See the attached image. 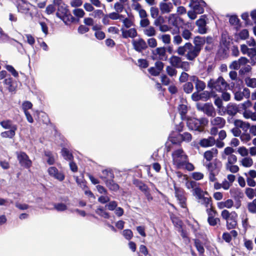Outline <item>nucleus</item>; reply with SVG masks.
I'll list each match as a JSON object with an SVG mask.
<instances>
[{
  "label": "nucleus",
  "instance_id": "dca6fc26",
  "mask_svg": "<svg viewBox=\"0 0 256 256\" xmlns=\"http://www.w3.org/2000/svg\"><path fill=\"white\" fill-rule=\"evenodd\" d=\"M190 80L191 82L195 83L196 88L198 91H202L205 88V83L204 82L200 80L196 76H190Z\"/></svg>",
  "mask_w": 256,
  "mask_h": 256
},
{
  "label": "nucleus",
  "instance_id": "a19ab883",
  "mask_svg": "<svg viewBox=\"0 0 256 256\" xmlns=\"http://www.w3.org/2000/svg\"><path fill=\"white\" fill-rule=\"evenodd\" d=\"M246 194L247 197L252 200L254 196H256V188H246L245 192Z\"/></svg>",
  "mask_w": 256,
  "mask_h": 256
},
{
  "label": "nucleus",
  "instance_id": "e2e57ef3",
  "mask_svg": "<svg viewBox=\"0 0 256 256\" xmlns=\"http://www.w3.org/2000/svg\"><path fill=\"white\" fill-rule=\"evenodd\" d=\"M108 14L110 18L113 20H120L123 18V15L120 14L117 12H111Z\"/></svg>",
  "mask_w": 256,
  "mask_h": 256
},
{
  "label": "nucleus",
  "instance_id": "a878e982",
  "mask_svg": "<svg viewBox=\"0 0 256 256\" xmlns=\"http://www.w3.org/2000/svg\"><path fill=\"white\" fill-rule=\"evenodd\" d=\"M142 32L144 35L148 37L155 36L156 32L155 28L150 26L143 28Z\"/></svg>",
  "mask_w": 256,
  "mask_h": 256
},
{
  "label": "nucleus",
  "instance_id": "f8f14e48",
  "mask_svg": "<svg viewBox=\"0 0 256 256\" xmlns=\"http://www.w3.org/2000/svg\"><path fill=\"white\" fill-rule=\"evenodd\" d=\"M178 139L176 140L174 138L171 137V141L172 143H180L182 141L190 142L192 140V135L188 132H184L183 134H178L176 137Z\"/></svg>",
  "mask_w": 256,
  "mask_h": 256
},
{
  "label": "nucleus",
  "instance_id": "4468645a",
  "mask_svg": "<svg viewBox=\"0 0 256 256\" xmlns=\"http://www.w3.org/2000/svg\"><path fill=\"white\" fill-rule=\"evenodd\" d=\"M134 48L138 52H141L147 48V44L142 38H139L132 40Z\"/></svg>",
  "mask_w": 256,
  "mask_h": 256
},
{
  "label": "nucleus",
  "instance_id": "de8ad7c7",
  "mask_svg": "<svg viewBox=\"0 0 256 256\" xmlns=\"http://www.w3.org/2000/svg\"><path fill=\"white\" fill-rule=\"evenodd\" d=\"M245 82L247 86L252 88H256V78H247L245 79Z\"/></svg>",
  "mask_w": 256,
  "mask_h": 256
},
{
  "label": "nucleus",
  "instance_id": "4d7b16f0",
  "mask_svg": "<svg viewBox=\"0 0 256 256\" xmlns=\"http://www.w3.org/2000/svg\"><path fill=\"white\" fill-rule=\"evenodd\" d=\"M182 36L186 40H189L192 36V33L190 30L184 29L182 32Z\"/></svg>",
  "mask_w": 256,
  "mask_h": 256
},
{
  "label": "nucleus",
  "instance_id": "3c124183",
  "mask_svg": "<svg viewBox=\"0 0 256 256\" xmlns=\"http://www.w3.org/2000/svg\"><path fill=\"white\" fill-rule=\"evenodd\" d=\"M248 208L251 213L256 212V198L248 204Z\"/></svg>",
  "mask_w": 256,
  "mask_h": 256
},
{
  "label": "nucleus",
  "instance_id": "393cba45",
  "mask_svg": "<svg viewBox=\"0 0 256 256\" xmlns=\"http://www.w3.org/2000/svg\"><path fill=\"white\" fill-rule=\"evenodd\" d=\"M3 82L4 84L6 86V88L9 92H13L16 90V86H14L12 78L10 76L5 78Z\"/></svg>",
  "mask_w": 256,
  "mask_h": 256
},
{
  "label": "nucleus",
  "instance_id": "c756f323",
  "mask_svg": "<svg viewBox=\"0 0 256 256\" xmlns=\"http://www.w3.org/2000/svg\"><path fill=\"white\" fill-rule=\"evenodd\" d=\"M170 64L174 67L180 68L182 64V59L180 57L176 56H172L170 58Z\"/></svg>",
  "mask_w": 256,
  "mask_h": 256
},
{
  "label": "nucleus",
  "instance_id": "79ce46f5",
  "mask_svg": "<svg viewBox=\"0 0 256 256\" xmlns=\"http://www.w3.org/2000/svg\"><path fill=\"white\" fill-rule=\"evenodd\" d=\"M194 194L196 196L198 200L202 198L204 195H208L206 192H204L202 190L199 188H196L194 190Z\"/></svg>",
  "mask_w": 256,
  "mask_h": 256
},
{
  "label": "nucleus",
  "instance_id": "4be33fe9",
  "mask_svg": "<svg viewBox=\"0 0 256 256\" xmlns=\"http://www.w3.org/2000/svg\"><path fill=\"white\" fill-rule=\"evenodd\" d=\"M216 144V140L212 136H210L208 138H203L200 142V144L202 147H209L213 146Z\"/></svg>",
  "mask_w": 256,
  "mask_h": 256
},
{
  "label": "nucleus",
  "instance_id": "c9c22d12",
  "mask_svg": "<svg viewBox=\"0 0 256 256\" xmlns=\"http://www.w3.org/2000/svg\"><path fill=\"white\" fill-rule=\"evenodd\" d=\"M225 169L232 173H236L239 171V167L234 164H225Z\"/></svg>",
  "mask_w": 256,
  "mask_h": 256
},
{
  "label": "nucleus",
  "instance_id": "864d4df0",
  "mask_svg": "<svg viewBox=\"0 0 256 256\" xmlns=\"http://www.w3.org/2000/svg\"><path fill=\"white\" fill-rule=\"evenodd\" d=\"M234 152V150L231 147L228 146L224 150V153L222 154V158H226V156H230L232 155V153Z\"/></svg>",
  "mask_w": 256,
  "mask_h": 256
},
{
  "label": "nucleus",
  "instance_id": "bf43d9fd",
  "mask_svg": "<svg viewBox=\"0 0 256 256\" xmlns=\"http://www.w3.org/2000/svg\"><path fill=\"white\" fill-rule=\"evenodd\" d=\"M62 154L63 157L68 160H71L72 158V155L66 148H63L62 150Z\"/></svg>",
  "mask_w": 256,
  "mask_h": 256
},
{
  "label": "nucleus",
  "instance_id": "09e8293b",
  "mask_svg": "<svg viewBox=\"0 0 256 256\" xmlns=\"http://www.w3.org/2000/svg\"><path fill=\"white\" fill-rule=\"evenodd\" d=\"M240 138L243 142L246 143L251 140L252 137L250 136V134L247 132H244L241 134Z\"/></svg>",
  "mask_w": 256,
  "mask_h": 256
},
{
  "label": "nucleus",
  "instance_id": "6e6d98bb",
  "mask_svg": "<svg viewBox=\"0 0 256 256\" xmlns=\"http://www.w3.org/2000/svg\"><path fill=\"white\" fill-rule=\"evenodd\" d=\"M194 89L193 84L191 82H188L184 85V91L187 94L191 93Z\"/></svg>",
  "mask_w": 256,
  "mask_h": 256
},
{
  "label": "nucleus",
  "instance_id": "a211bd4d",
  "mask_svg": "<svg viewBox=\"0 0 256 256\" xmlns=\"http://www.w3.org/2000/svg\"><path fill=\"white\" fill-rule=\"evenodd\" d=\"M196 24L198 26L199 33L201 34L206 33V22L204 16H201L200 18L196 22Z\"/></svg>",
  "mask_w": 256,
  "mask_h": 256
},
{
  "label": "nucleus",
  "instance_id": "4c0bfd02",
  "mask_svg": "<svg viewBox=\"0 0 256 256\" xmlns=\"http://www.w3.org/2000/svg\"><path fill=\"white\" fill-rule=\"evenodd\" d=\"M105 183L110 190L116 191L119 188L118 185L114 182L113 179L107 180L105 182Z\"/></svg>",
  "mask_w": 256,
  "mask_h": 256
},
{
  "label": "nucleus",
  "instance_id": "473e14b6",
  "mask_svg": "<svg viewBox=\"0 0 256 256\" xmlns=\"http://www.w3.org/2000/svg\"><path fill=\"white\" fill-rule=\"evenodd\" d=\"M101 178L106 182L111 179H113L114 175L110 170H106L102 171Z\"/></svg>",
  "mask_w": 256,
  "mask_h": 256
},
{
  "label": "nucleus",
  "instance_id": "8fccbe9b",
  "mask_svg": "<svg viewBox=\"0 0 256 256\" xmlns=\"http://www.w3.org/2000/svg\"><path fill=\"white\" fill-rule=\"evenodd\" d=\"M73 14L78 18H82L84 16L85 12L82 8H76L72 10Z\"/></svg>",
  "mask_w": 256,
  "mask_h": 256
},
{
  "label": "nucleus",
  "instance_id": "603ef678",
  "mask_svg": "<svg viewBox=\"0 0 256 256\" xmlns=\"http://www.w3.org/2000/svg\"><path fill=\"white\" fill-rule=\"evenodd\" d=\"M238 152L242 156L247 157L248 154V150L244 146H240L238 148Z\"/></svg>",
  "mask_w": 256,
  "mask_h": 256
},
{
  "label": "nucleus",
  "instance_id": "13d9d810",
  "mask_svg": "<svg viewBox=\"0 0 256 256\" xmlns=\"http://www.w3.org/2000/svg\"><path fill=\"white\" fill-rule=\"evenodd\" d=\"M5 68L10 72L12 74L15 78H17L18 76V72L14 69V68L10 65H6Z\"/></svg>",
  "mask_w": 256,
  "mask_h": 256
},
{
  "label": "nucleus",
  "instance_id": "ea45409f",
  "mask_svg": "<svg viewBox=\"0 0 256 256\" xmlns=\"http://www.w3.org/2000/svg\"><path fill=\"white\" fill-rule=\"evenodd\" d=\"M120 20L123 23V26L126 28H128L134 25L133 22L130 18H125L124 16Z\"/></svg>",
  "mask_w": 256,
  "mask_h": 256
},
{
  "label": "nucleus",
  "instance_id": "f03ea898",
  "mask_svg": "<svg viewBox=\"0 0 256 256\" xmlns=\"http://www.w3.org/2000/svg\"><path fill=\"white\" fill-rule=\"evenodd\" d=\"M53 3L57 8L56 16L58 18L62 20L66 24V22L65 20L66 18L68 19H69L70 17L72 18L68 8V6L64 4L62 0H53Z\"/></svg>",
  "mask_w": 256,
  "mask_h": 256
},
{
  "label": "nucleus",
  "instance_id": "680f3d73",
  "mask_svg": "<svg viewBox=\"0 0 256 256\" xmlns=\"http://www.w3.org/2000/svg\"><path fill=\"white\" fill-rule=\"evenodd\" d=\"M194 245L197 249V250L198 251V252L202 254L204 252V248L202 244V243L200 242V241L198 240H194Z\"/></svg>",
  "mask_w": 256,
  "mask_h": 256
},
{
  "label": "nucleus",
  "instance_id": "7c9ffc66",
  "mask_svg": "<svg viewBox=\"0 0 256 256\" xmlns=\"http://www.w3.org/2000/svg\"><path fill=\"white\" fill-rule=\"evenodd\" d=\"M16 130H17V128L10 129L9 130L2 132L0 134V136L2 138H12L15 136L16 131Z\"/></svg>",
  "mask_w": 256,
  "mask_h": 256
},
{
  "label": "nucleus",
  "instance_id": "bb28decb",
  "mask_svg": "<svg viewBox=\"0 0 256 256\" xmlns=\"http://www.w3.org/2000/svg\"><path fill=\"white\" fill-rule=\"evenodd\" d=\"M236 218L237 214L236 213L234 216H232V217H230L226 220V226L228 229H232L236 227L237 224Z\"/></svg>",
  "mask_w": 256,
  "mask_h": 256
},
{
  "label": "nucleus",
  "instance_id": "f257e3e1",
  "mask_svg": "<svg viewBox=\"0 0 256 256\" xmlns=\"http://www.w3.org/2000/svg\"><path fill=\"white\" fill-rule=\"evenodd\" d=\"M204 43L203 38L196 36L194 40V46L190 42H186L178 48L177 53L179 55L184 56L188 60H194L198 56Z\"/></svg>",
  "mask_w": 256,
  "mask_h": 256
},
{
  "label": "nucleus",
  "instance_id": "774afa93",
  "mask_svg": "<svg viewBox=\"0 0 256 256\" xmlns=\"http://www.w3.org/2000/svg\"><path fill=\"white\" fill-rule=\"evenodd\" d=\"M32 104L28 101L24 102L22 104V108L24 113H26L28 112V110L32 108Z\"/></svg>",
  "mask_w": 256,
  "mask_h": 256
},
{
  "label": "nucleus",
  "instance_id": "0e129e2a",
  "mask_svg": "<svg viewBox=\"0 0 256 256\" xmlns=\"http://www.w3.org/2000/svg\"><path fill=\"white\" fill-rule=\"evenodd\" d=\"M166 72L170 76H176L177 73V71L176 68L171 66H168L166 68Z\"/></svg>",
  "mask_w": 256,
  "mask_h": 256
},
{
  "label": "nucleus",
  "instance_id": "49530a36",
  "mask_svg": "<svg viewBox=\"0 0 256 256\" xmlns=\"http://www.w3.org/2000/svg\"><path fill=\"white\" fill-rule=\"evenodd\" d=\"M206 4L204 2H201L199 3V4H196L194 6V10L197 12V14H200L204 12L203 8L205 6Z\"/></svg>",
  "mask_w": 256,
  "mask_h": 256
},
{
  "label": "nucleus",
  "instance_id": "9b49d317",
  "mask_svg": "<svg viewBox=\"0 0 256 256\" xmlns=\"http://www.w3.org/2000/svg\"><path fill=\"white\" fill-rule=\"evenodd\" d=\"M48 174L60 181H62L64 179V174L59 171L56 167L50 166L48 169Z\"/></svg>",
  "mask_w": 256,
  "mask_h": 256
},
{
  "label": "nucleus",
  "instance_id": "5701e85b",
  "mask_svg": "<svg viewBox=\"0 0 256 256\" xmlns=\"http://www.w3.org/2000/svg\"><path fill=\"white\" fill-rule=\"evenodd\" d=\"M234 124L236 127L240 128L245 132H247L250 128V124L248 122H244L240 120H236L234 122Z\"/></svg>",
  "mask_w": 256,
  "mask_h": 256
},
{
  "label": "nucleus",
  "instance_id": "37998d69",
  "mask_svg": "<svg viewBox=\"0 0 256 256\" xmlns=\"http://www.w3.org/2000/svg\"><path fill=\"white\" fill-rule=\"evenodd\" d=\"M158 38L162 40L164 44H169L171 42V37L168 34H162L158 36Z\"/></svg>",
  "mask_w": 256,
  "mask_h": 256
},
{
  "label": "nucleus",
  "instance_id": "ddd939ff",
  "mask_svg": "<svg viewBox=\"0 0 256 256\" xmlns=\"http://www.w3.org/2000/svg\"><path fill=\"white\" fill-rule=\"evenodd\" d=\"M198 108L208 116H214L216 114L214 108L212 104L210 103L205 104L203 106L199 107Z\"/></svg>",
  "mask_w": 256,
  "mask_h": 256
},
{
  "label": "nucleus",
  "instance_id": "39448f33",
  "mask_svg": "<svg viewBox=\"0 0 256 256\" xmlns=\"http://www.w3.org/2000/svg\"><path fill=\"white\" fill-rule=\"evenodd\" d=\"M172 162L178 168H181L188 158L184 150L181 149L175 150L172 153Z\"/></svg>",
  "mask_w": 256,
  "mask_h": 256
},
{
  "label": "nucleus",
  "instance_id": "c03bdc74",
  "mask_svg": "<svg viewBox=\"0 0 256 256\" xmlns=\"http://www.w3.org/2000/svg\"><path fill=\"white\" fill-rule=\"evenodd\" d=\"M96 212L98 215L104 218H110L108 213L104 210L102 207H98L96 210Z\"/></svg>",
  "mask_w": 256,
  "mask_h": 256
},
{
  "label": "nucleus",
  "instance_id": "6ab92c4d",
  "mask_svg": "<svg viewBox=\"0 0 256 256\" xmlns=\"http://www.w3.org/2000/svg\"><path fill=\"white\" fill-rule=\"evenodd\" d=\"M218 151L216 148H212L204 152V158L208 162L211 161L213 158H216L218 156Z\"/></svg>",
  "mask_w": 256,
  "mask_h": 256
},
{
  "label": "nucleus",
  "instance_id": "b1692460",
  "mask_svg": "<svg viewBox=\"0 0 256 256\" xmlns=\"http://www.w3.org/2000/svg\"><path fill=\"white\" fill-rule=\"evenodd\" d=\"M175 194L182 208H185L186 206V198L183 194V192L182 190L175 188Z\"/></svg>",
  "mask_w": 256,
  "mask_h": 256
},
{
  "label": "nucleus",
  "instance_id": "20e7f679",
  "mask_svg": "<svg viewBox=\"0 0 256 256\" xmlns=\"http://www.w3.org/2000/svg\"><path fill=\"white\" fill-rule=\"evenodd\" d=\"M208 122V119L202 118L200 119L190 118L188 120L187 125L188 128L192 130L202 132L204 130V126Z\"/></svg>",
  "mask_w": 256,
  "mask_h": 256
},
{
  "label": "nucleus",
  "instance_id": "423d86ee",
  "mask_svg": "<svg viewBox=\"0 0 256 256\" xmlns=\"http://www.w3.org/2000/svg\"><path fill=\"white\" fill-rule=\"evenodd\" d=\"M210 122L212 127L211 128L210 130V134L212 135H216L218 132V128H222L225 124V120L220 116H214L210 120Z\"/></svg>",
  "mask_w": 256,
  "mask_h": 256
},
{
  "label": "nucleus",
  "instance_id": "e433bc0d",
  "mask_svg": "<svg viewBox=\"0 0 256 256\" xmlns=\"http://www.w3.org/2000/svg\"><path fill=\"white\" fill-rule=\"evenodd\" d=\"M0 124L4 129H11L17 128L16 126L13 124L12 121L10 120L2 121L0 122Z\"/></svg>",
  "mask_w": 256,
  "mask_h": 256
},
{
  "label": "nucleus",
  "instance_id": "aec40b11",
  "mask_svg": "<svg viewBox=\"0 0 256 256\" xmlns=\"http://www.w3.org/2000/svg\"><path fill=\"white\" fill-rule=\"evenodd\" d=\"M159 6L162 14H168L171 12L173 8L172 4L171 2H160Z\"/></svg>",
  "mask_w": 256,
  "mask_h": 256
},
{
  "label": "nucleus",
  "instance_id": "a18cd8bd",
  "mask_svg": "<svg viewBox=\"0 0 256 256\" xmlns=\"http://www.w3.org/2000/svg\"><path fill=\"white\" fill-rule=\"evenodd\" d=\"M236 213L234 212H230L226 210H224L222 212L221 216L224 220H227L230 217H232V216H234Z\"/></svg>",
  "mask_w": 256,
  "mask_h": 256
},
{
  "label": "nucleus",
  "instance_id": "2eb2a0df",
  "mask_svg": "<svg viewBox=\"0 0 256 256\" xmlns=\"http://www.w3.org/2000/svg\"><path fill=\"white\" fill-rule=\"evenodd\" d=\"M122 36L124 38H134L138 34L135 28H130L128 30L124 29L123 27L121 28Z\"/></svg>",
  "mask_w": 256,
  "mask_h": 256
},
{
  "label": "nucleus",
  "instance_id": "69168bd1",
  "mask_svg": "<svg viewBox=\"0 0 256 256\" xmlns=\"http://www.w3.org/2000/svg\"><path fill=\"white\" fill-rule=\"evenodd\" d=\"M150 21L148 19V17L146 18H140V25L141 28H146L150 26Z\"/></svg>",
  "mask_w": 256,
  "mask_h": 256
},
{
  "label": "nucleus",
  "instance_id": "338daca9",
  "mask_svg": "<svg viewBox=\"0 0 256 256\" xmlns=\"http://www.w3.org/2000/svg\"><path fill=\"white\" fill-rule=\"evenodd\" d=\"M208 222L210 225L215 226L218 223L220 222V220L218 218H215L214 216L208 217Z\"/></svg>",
  "mask_w": 256,
  "mask_h": 256
},
{
  "label": "nucleus",
  "instance_id": "f704fd0d",
  "mask_svg": "<svg viewBox=\"0 0 256 256\" xmlns=\"http://www.w3.org/2000/svg\"><path fill=\"white\" fill-rule=\"evenodd\" d=\"M198 202L201 204L204 205L206 208L209 207L212 204L210 198L206 196L205 195L198 199Z\"/></svg>",
  "mask_w": 256,
  "mask_h": 256
},
{
  "label": "nucleus",
  "instance_id": "412c9836",
  "mask_svg": "<svg viewBox=\"0 0 256 256\" xmlns=\"http://www.w3.org/2000/svg\"><path fill=\"white\" fill-rule=\"evenodd\" d=\"M217 206L219 209L231 208L234 206V201L232 199H228L224 201L218 202L217 203Z\"/></svg>",
  "mask_w": 256,
  "mask_h": 256
},
{
  "label": "nucleus",
  "instance_id": "1a4fd4ad",
  "mask_svg": "<svg viewBox=\"0 0 256 256\" xmlns=\"http://www.w3.org/2000/svg\"><path fill=\"white\" fill-rule=\"evenodd\" d=\"M206 166L208 172L218 174L222 167V163L220 160H216L213 162H209Z\"/></svg>",
  "mask_w": 256,
  "mask_h": 256
},
{
  "label": "nucleus",
  "instance_id": "72a5a7b5",
  "mask_svg": "<svg viewBox=\"0 0 256 256\" xmlns=\"http://www.w3.org/2000/svg\"><path fill=\"white\" fill-rule=\"evenodd\" d=\"M180 20V18L174 14H170L168 17L169 24L174 26H178Z\"/></svg>",
  "mask_w": 256,
  "mask_h": 256
},
{
  "label": "nucleus",
  "instance_id": "cd10ccee",
  "mask_svg": "<svg viewBox=\"0 0 256 256\" xmlns=\"http://www.w3.org/2000/svg\"><path fill=\"white\" fill-rule=\"evenodd\" d=\"M173 35L176 34L173 38V42L174 44L178 45L182 42V37L178 34L179 29L174 30L172 32Z\"/></svg>",
  "mask_w": 256,
  "mask_h": 256
},
{
  "label": "nucleus",
  "instance_id": "052dcab7",
  "mask_svg": "<svg viewBox=\"0 0 256 256\" xmlns=\"http://www.w3.org/2000/svg\"><path fill=\"white\" fill-rule=\"evenodd\" d=\"M178 109L180 114L182 116V118H183V116H185V114L187 112V106L184 104H180L178 108Z\"/></svg>",
  "mask_w": 256,
  "mask_h": 256
},
{
  "label": "nucleus",
  "instance_id": "c85d7f7f",
  "mask_svg": "<svg viewBox=\"0 0 256 256\" xmlns=\"http://www.w3.org/2000/svg\"><path fill=\"white\" fill-rule=\"evenodd\" d=\"M240 164L244 167L250 168L253 164V160L250 157H245L240 160Z\"/></svg>",
  "mask_w": 256,
  "mask_h": 256
},
{
  "label": "nucleus",
  "instance_id": "7ed1b4c3",
  "mask_svg": "<svg viewBox=\"0 0 256 256\" xmlns=\"http://www.w3.org/2000/svg\"><path fill=\"white\" fill-rule=\"evenodd\" d=\"M228 86V84L222 76L218 78H212L208 82V87L212 92H222Z\"/></svg>",
  "mask_w": 256,
  "mask_h": 256
},
{
  "label": "nucleus",
  "instance_id": "58836bf2",
  "mask_svg": "<svg viewBox=\"0 0 256 256\" xmlns=\"http://www.w3.org/2000/svg\"><path fill=\"white\" fill-rule=\"evenodd\" d=\"M243 116L246 118H250L254 121H256V114L254 112L249 110H244L243 112Z\"/></svg>",
  "mask_w": 256,
  "mask_h": 256
},
{
  "label": "nucleus",
  "instance_id": "9d476101",
  "mask_svg": "<svg viewBox=\"0 0 256 256\" xmlns=\"http://www.w3.org/2000/svg\"><path fill=\"white\" fill-rule=\"evenodd\" d=\"M16 7L18 12L26 14L28 12L31 4L26 0H16Z\"/></svg>",
  "mask_w": 256,
  "mask_h": 256
},
{
  "label": "nucleus",
  "instance_id": "5fc2aeb1",
  "mask_svg": "<svg viewBox=\"0 0 256 256\" xmlns=\"http://www.w3.org/2000/svg\"><path fill=\"white\" fill-rule=\"evenodd\" d=\"M54 208L58 212H63L67 210L68 206L63 203H58L54 204Z\"/></svg>",
  "mask_w": 256,
  "mask_h": 256
},
{
  "label": "nucleus",
  "instance_id": "2f4dec72",
  "mask_svg": "<svg viewBox=\"0 0 256 256\" xmlns=\"http://www.w3.org/2000/svg\"><path fill=\"white\" fill-rule=\"evenodd\" d=\"M226 112L229 115L234 116L238 112V108L236 104H230L226 107Z\"/></svg>",
  "mask_w": 256,
  "mask_h": 256
},
{
  "label": "nucleus",
  "instance_id": "f3484780",
  "mask_svg": "<svg viewBox=\"0 0 256 256\" xmlns=\"http://www.w3.org/2000/svg\"><path fill=\"white\" fill-rule=\"evenodd\" d=\"M250 96V90L244 88L242 92L238 91L234 93V99L236 100H242L244 98H248Z\"/></svg>",
  "mask_w": 256,
  "mask_h": 256
},
{
  "label": "nucleus",
  "instance_id": "0eeeda50",
  "mask_svg": "<svg viewBox=\"0 0 256 256\" xmlns=\"http://www.w3.org/2000/svg\"><path fill=\"white\" fill-rule=\"evenodd\" d=\"M152 58L154 60H166L167 59L166 48L164 47H159L152 52Z\"/></svg>",
  "mask_w": 256,
  "mask_h": 256
},
{
  "label": "nucleus",
  "instance_id": "6e6552de",
  "mask_svg": "<svg viewBox=\"0 0 256 256\" xmlns=\"http://www.w3.org/2000/svg\"><path fill=\"white\" fill-rule=\"evenodd\" d=\"M17 158L20 164L26 168H30L32 165V162L28 155L24 152H16Z\"/></svg>",
  "mask_w": 256,
  "mask_h": 256
}]
</instances>
